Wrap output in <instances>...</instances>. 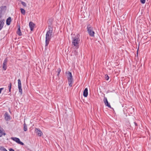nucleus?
Returning a JSON list of instances; mask_svg holds the SVG:
<instances>
[{"label":"nucleus","instance_id":"nucleus-20","mask_svg":"<svg viewBox=\"0 0 151 151\" xmlns=\"http://www.w3.org/2000/svg\"><path fill=\"white\" fill-rule=\"evenodd\" d=\"M0 149L3 151H7L4 147H0Z\"/></svg>","mask_w":151,"mask_h":151},{"label":"nucleus","instance_id":"nucleus-10","mask_svg":"<svg viewBox=\"0 0 151 151\" xmlns=\"http://www.w3.org/2000/svg\"><path fill=\"white\" fill-rule=\"evenodd\" d=\"M88 95V90L87 88H86L83 92V95L85 97H87Z\"/></svg>","mask_w":151,"mask_h":151},{"label":"nucleus","instance_id":"nucleus-22","mask_svg":"<svg viewBox=\"0 0 151 151\" xmlns=\"http://www.w3.org/2000/svg\"><path fill=\"white\" fill-rule=\"evenodd\" d=\"M22 4L24 6H26V3L22 1Z\"/></svg>","mask_w":151,"mask_h":151},{"label":"nucleus","instance_id":"nucleus-27","mask_svg":"<svg viewBox=\"0 0 151 151\" xmlns=\"http://www.w3.org/2000/svg\"><path fill=\"white\" fill-rule=\"evenodd\" d=\"M3 8V7H0V9H1Z\"/></svg>","mask_w":151,"mask_h":151},{"label":"nucleus","instance_id":"nucleus-11","mask_svg":"<svg viewBox=\"0 0 151 151\" xmlns=\"http://www.w3.org/2000/svg\"><path fill=\"white\" fill-rule=\"evenodd\" d=\"M29 25L30 30L32 31L35 26V24L32 22H30L29 24Z\"/></svg>","mask_w":151,"mask_h":151},{"label":"nucleus","instance_id":"nucleus-26","mask_svg":"<svg viewBox=\"0 0 151 151\" xmlns=\"http://www.w3.org/2000/svg\"><path fill=\"white\" fill-rule=\"evenodd\" d=\"M134 124H135V125L136 126H137V124L135 122H134Z\"/></svg>","mask_w":151,"mask_h":151},{"label":"nucleus","instance_id":"nucleus-8","mask_svg":"<svg viewBox=\"0 0 151 151\" xmlns=\"http://www.w3.org/2000/svg\"><path fill=\"white\" fill-rule=\"evenodd\" d=\"M106 106H108L110 108H111V107L110 106V104L109 103L107 98L104 97V99L103 100Z\"/></svg>","mask_w":151,"mask_h":151},{"label":"nucleus","instance_id":"nucleus-2","mask_svg":"<svg viewBox=\"0 0 151 151\" xmlns=\"http://www.w3.org/2000/svg\"><path fill=\"white\" fill-rule=\"evenodd\" d=\"M80 41L79 38L78 36L72 38V45L75 47L76 48H78Z\"/></svg>","mask_w":151,"mask_h":151},{"label":"nucleus","instance_id":"nucleus-19","mask_svg":"<svg viewBox=\"0 0 151 151\" xmlns=\"http://www.w3.org/2000/svg\"><path fill=\"white\" fill-rule=\"evenodd\" d=\"M11 83H10L9 84L8 86V87L9 88V92L11 91Z\"/></svg>","mask_w":151,"mask_h":151},{"label":"nucleus","instance_id":"nucleus-17","mask_svg":"<svg viewBox=\"0 0 151 151\" xmlns=\"http://www.w3.org/2000/svg\"><path fill=\"white\" fill-rule=\"evenodd\" d=\"M20 9L21 12V13L24 15L25 14V10L24 9H23L22 8H21V9Z\"/></svg>","mask_w":151,"mask_h":151},{"label":"nucleus","instance_id":"nucleus-14","mask_svg":"<svg viewBox=\"0 0 151 151\" xmlns=\"http://www.w3.org/2000/svg\"><path fill=\"white\" fill-rule=\"evenodd\" d=\"M17 34L19 36H21L22 35V33L20 30L19 26V27L18 28V30L17 31Z\"/></svg>","mask_w":151,"mask_h":151},{"label":"nucleus","instance_id":"nucleus-24","mask_svg":"<svg viewBox=\"0 0 151 151\" xmlns=\"http://www.w3.org/2000/svg\"><path fill=\"white\" fill-rule=\"evenodd\" d=\"M3 89H4L3 88H0V94L1 93V92L2 90Z\"/></svg>","mask_w":151,"mask_h":151},{"label":"nucleus","instance_id":"nucleus-1","mask_svg":"<svg viewBox=\"0 0 151 151\" xmlns=\"http://www.w3.org/2000/svg\"><path fill=\"white\" fill-rule=\"evenodd\" d=\"M49 30L47 31L45 38V46H47L49 43V42L52 37V28L51 26L48 27Z\"/></svg>","mask_w":151,"mask_h":151},{"label":"nucleus","instance_id":"nucleus-15","mask_svg":"<svg viewBox=\"0 0 151 151\" xmlns=\"http://www.w3.org/2000/svg\"><path fill=\"white\" fill-rule=\"evenodd\" d=\"M4 22L3 21H1L0 22V31L2 29L4 25Z\"/></svg>","mask_w":151,"mask_h":151},{"label":"nucleus","instance_id":"nucleus-23","mask_svg":"<svg viewBox=\"0 0 151 151\" xmlns=\"http://www.w3.org/2000/svg\"><path fill=\"white\" fill-rule=\"evenodd\" d=\"M142 4H144L145 3V0H140Z\"/></svg>","mask_w":151,"mask_h":151},{"label":"nucleus","instance_id":"nucleus-13","mask_svg":"<svg viewBox=\"0 0 151 151\" xmlns=\"http://www.w3.org/2000/svg\"><path fill=\"white\" fill-rule=\"evenodd\" d=\"M5 116V119L6 120H8L10 119V116L7 112H6L4 115Z\"/></svg>","mask_w":151,"mask_h":151},{"label":"nucleus","instance_id":"nucleus-6","mask_svg":"<svg viewBox=\"0 0 151 151\" xmlns=\"http://www.w3.org/2000/svg\"><path fill=\"white\" fill-rule=\"evenodd\" d=\"M18 88H19V92L21 94H22V84L20 80L19 79L18 80Z\"/></svg>","mask_w":151,"mask_h":151},{"label":"nucleus","instance_id":"nucleus-28","mask_svg":"<svg viewBox=\"0 0 151 151\" xmlns=\"http://www.w3.org/2000/svg\"><path fill=\"white\" fill-rule=\"evenodd\" d=\"M2 136V135H0V137H1Z\"/></svg>","mask_w":151,"mask_h":151},{"label":"nucleus","instance_id":"nucleus-16","mask_svg":"<svg viewBox=\"0 0 151 151\" xmlns=\"http://www.w3.org/2000/svg\"><path fill=\"white\" fill-rule=\"evenodd\" d=\"M24 131H26L27 130V125L25 123L24 124Z\"/></svg>","mask_w":151,"mask_h":151},{"label":"nucleus","instance_id":"nucleus-18","mask_svg":"<svg viewBox=\"0 0 151 151\" xmlns=\"http://www.w3.org/2000/svg\"><path fill=\"white\" fill-rule=\"evenodd\" d=\"M61 71V69L60 68H59L57 70V76H58L60 73Z\"/></svg>","mask_w":151,"mask_h":151},{"label":"nucleus","instance_id":"nucleus-25","mask_svg":"<svg viewBox=\"0 0 151 151\" xmlns=\"http://www.w3.org/2000/svg\"><path fill=\"white\" fill-rule=\"evenodd\" d=\"M9 151H14L13 149H9Z\"/></svg>","mask_w":151,"mask_h":151},{"label":"nucleus","instance_id":"nucleus-4","mask_svg":"<svg viewBox=\"0 0 151 151\" xmlns=\"http://www.w3.org/2000/svg\"><path fill=\"white\" fill-rule=\"evenodd\" d=\"M87 29L89 35L91 37H94L95 32L93 30V27L90 25H88L87 26Z\"/></svg>","mask_w":151,"mask_h":151},{"label":"nucleus","instance_id":"nucleus-5","mask_svg":"<svg viewBox=\"0 0 151 151\" xmlns=\"http://www.w3.org/2000/svg\"><path fill=\"white\" fill-rule=\"evenodd\" d=\"M11 139L19 144L22 145H24V143L21 142L19 139L18 138L16 137H12Z\"/></svg>","mask_w":151,"mask_h":151},{"label":"nucleus","instance_id":"nucleus-7","mask_svg":"<svg viewBox=\"0 0 151 151\" xmlns=\"http://www.w3.org/2000/svg\"><path fill=\"white\" fill-rule=\"evenodd\" d=\"M8 60L6 58L4 61L3 64V68L5 70L7 68V63Z\"/></svg>","mask_w":151,"mask_h":151},{"label":"nucleus","instance_id":"nucleus-12","mask_svg":"<svg viewBox=\"0 0 151 151\" xmlns=\"http://www.w3.org/2000/svg\"><path fill=\"white\" fill-rule=\"evenodd\" d=\"M11 18L10 17H9L6 20V24L8 25H9L11 23Z\"/></svg>","mask_w":151,"mask_h":151},{"label":"nucleus","instance_id":"nucleus-3","mask_svg":"<svg viewBox=\"0 0 151 151\" xmlns=\"http://www.w3.org/2000/svg\"><path fill=\"white\" fill-rule=\"evenodd\" d=\"M67 74L69 86L71 87L72 86V82L73 81V79L72 77V74L71 72L68 71L67 73Z\"/></svg>","mask_w":151,"mask_h":151},{"label":"nucleus","instance_id":"nucleus-9","mask_svg":"<svg viewBox=\"0 0 151 151\" xmlns=\"http://www.w3.org/2000/svg\"><path fill=\"white\" fill-rule=\"evenodd\" d=\"M35 131L37 133V135L40 137L43 134L42 132L39 129L36 128Z\"/></svg>","mask_w":151,"mask_h":151},{"label":"nucleus","instance_id":"nucleus-21","mask_svg":"<svg viewBox=\"0 0 151 151\" xmlns=\"http://www.w3.org/2000/svg\"><path fill=\"white\" fill-rule=\"evenodd\" d=\"M109 78L107 75H105V78L106 80H108L109 79Z\"/></svg>","mask_w":151,"mask_h":151}]
</instances>
